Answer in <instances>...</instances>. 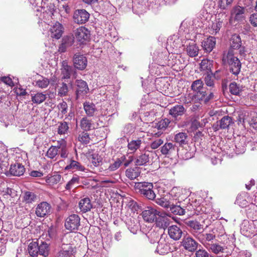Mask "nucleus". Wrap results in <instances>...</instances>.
<instances>
[{
  "instance_id": "1",
  "label": "nucleus",
  "mask_w": 257,
  "mask_h": 257,
  "mask_svg": "<svg viewBox=\"0 0 257 257\" xmlns=\"http://www.w3.org/2000/svg\"><path fill=\"white\" fill-rule=\"evenodd\" d=\"M222 60L224 64L228 65L229 70L233 74L237 75L239 73L241 64L239 59L234 55L233 50L229 49L227 53H224Z\"/></svg>"
},
{
  "instance_id": "2",
  "label": "nucleus",
  "mask_w": 257,
  "mask_h": 257,
  "mask_svg": "<svg viewBox=\"0 0 257 257\" xmlns=\"http://www.w3.org/2000/svg\"><path fill=\"white\" fill-rule=\"evenodd\" d=\"M134 189L137 193L140 194L142 196L149 200H153L156 197L152 183L136 182L135 183Z\"/></svg>"
},
{
  "instance_id": "3",
  "label": "nucleus",
  "mask_w": 257,
  "mask_h": 257,
  "mask_svg": "<svg viewBox=\"0 0 257 257\" xmlns=\"http://www.w3.org/2000/svg\"><path fill=\"white\" fill-rule=\"evenodd\" d=\"M80 226V218L77 214H71L65 220V227L66 229L71 232H75L78 230Z\"/></svg>"
},
{
  "instance_id": "4",
  "label": "nucleus",
  "mask_w": 257,
  "mask_h": 257,
  "mask_svg": "<svg viewBox=\"0 0 257 257\" xmlns=\"http://www.w3.org/2000/svg\"><path fill=\"white\" fill-rule=\"evenodd\" d=\"M245 9L244 7L235 6L231 11L230 17L234 21L242 22L245 18Z\"/></svg>"
},
{
  "instance_id": "5",
  "label": "nucleus",
  "mask_w": 257,
  "mask_h": 257,
  "mask_svg": "<svg viewBox=\"0 0 257 257\" xmlns=\"http://www.w3.org/2000/svg\"><path fill=\"white\" fill-rule=\"evenodd\" d=\"M90 15L84 9H78L74 11L73 19L74 22L78 24H83L89 20Z\"/></svg>"
},
{
  "instance_id": "6",
  "label": "nucleus",
  "mask_w": 257,
  "mask_h": 257,
  "mask_svg": "<svg viewBox=\"0 0 257 257\" xmlns=\"http://www.w3.org/2000/svg\"><path fill=\"white\" fill-rule=\"evenodd\" d=\"M73 62L75 68L83 70L87 66V60L83 54H81L80 52H77L73 56Z\"/></svg>"
},
{
  "instance_id": "7",
  "label": "nucleus",
  "mask_w": 257,
  "mask_h": 257,
  "mask_svg": "<svg viewBox=\"0 0 257 257\" xmlns=\"http://www.w3.org/2000/svg\"><path fill=\"white\" fill-rule=\"evenodd\" d=\"M181 244L186 250L190 252L196 250L199 245V243L194 238L187 235L183 237Z\"/></svg>"
},
{
  "instance_id": "8",
  "label": "nucleus",
  "mask_w": 257,
  "mask_h": 257,
  "mask_svg": "<svg viewBox=\"0 0 257 257\" xmlns=\"http://www.w3.org/2000/svg\"><path fill=\"white\" fill-rule=\"evenodd\" d=\"M51 210V205L47 202L43 201L37 205L35 213L37 216L44 217L50 214Z\"/></svg>"
},
{
  "instance_id": "9",
  "label": "nucleus",
  "mask_w": 257,
  "mask_h": 257,
  "mask_svg": "<svg viewBox=\"0 0 257 257\" xmlns=\"http://www.w3.org/2000/svg\"><path fill=\"white\" fill-rule=\"evenodd\" d=\"M159 213V211L151 207H147L146 209L142 212V216L145 221L148 222H153Z\"/></svg>"
},
{
  "instance_id": "10",
  "label": "nucleus",
  "mask_w": 257,
  "mask_h": 257,
  "mask_svg": "<svg viewBox=\"0 0 257 257\" xmlns=\"http://www.w3.org/2000/svg\"><path fill=\"white\" fill-rule=\"evenodd\" d=\"M90 35V31L84 27L77 29L75 32L76 40L82 44L89 39Z\"/></svg>"
},
{
  "instance_id": "11",
  "label": "nucleus",
  "mask_w": 257,
  "mask_h": 257,
  "mask_svg": "<svg viewBox=\"0 0 257 257\" xmlns=\"http://www.w3.org/2000/svg\"><path fill=\"white\" fill-rule=\"evenodd\" d=\"M160 151L163 155L169 157L177 152L178 148L172 143H166L161 147Z\"/></svg>"
},
{
  "instance_id": "12",
  "label": "nucleus",
  "mask_w": 257,
  "mask_h": 257,
  "mask_svg": "<svg viewBox=\"0 0 257 257\" xmlns=\"http://www.w3.org/2000/svg\"><path fill=\"white\" fill-rule=\"evenodd\" d=\"M76 85V98L78 99L87 93L89 88L87 83L82 80H76L75 82Z\"/></svg>"
},
{
  "instance_id": "13",
  "label": "nucleus",
  "mask_w": 257,
  "mask_h": 257,
  "mask_svg": "<svg viewBox=\"0 0 257 257\" xmlns=\"http://www.w3.org/2000/svg\"><path fill=\"white\" fill-rule=\"evenodd\" d=\"M186 224L191 228V233L196 237V235L200 234L203 231V225L199 222L195 220H189Z\"/></svg>"
},
{
  "instance_id": "14",
  "label": "nucleus",
  "mask_w": 257,
  "mask_h": 257,
  "mask_svg": "<svg viewBox=\"0 0 257 257\" xmlns=\"http://www.w3.org/2000/svg\"><path fill=\"white\" fill-rule=\"evenodd\" d=\"M196 238L206 247V245L211 243L210 242L215 238V235L213 233H204L202 231L200 234H196Z\"/></svg>"
},
{
  "instance_id": "15",
  "label": "nucleus",
  "mask_w": 257,
  "mask_h": 257,
  "mask_svg": "<svg viewBox=\"0 0 257 257\" xmlns=\"http://www.w3.org/2000/svg\"><path fill=\"white\" fill-rule=\"evenodd\" d=\"M168 232L171 238L174 240L180 239L182 235L183 231L177 225H171L168 227Z\"/></svg>"
},
{
  "instance_id": "16",
  "label": "nucleus",
  "mask_w": 257,
  "mask_h": 257,
  "mask_svg": "<svg viewBox=\"0 0 257 257\" xmlns=\"http://www.w3.org/2000/svg\"><path fill=\"white\" fill-rule=\"evenodd\" d=\"M49 35L53 39L58 40L60 39L62 35V26L59 23H56L50 29Z\"/></svg>"
},
{
  "instance_id": "17",
  "label": "nucleus",
  "mask_w": 257,
  "mask_h": 257,
  "mask_svg": "<svg viewBox=\"0 0 257 257\" xmlns=\"http://www.w3.org/2000/svg\"><path fill=\"white\" fill-rule=\"evenodd\" d=\"M185 111L186 109L183 105L177 104L170 109L169 113L173 118L177 120V117L182 116Z\"/></svg>"
},
{
  "instance_id": "18",
  "label": "nucleus",
  "mask_w": 257,
  "mask_h": 257,
  "mask_svg": "<svg viewBox=\"0 0 257 257\" xmlns=\"http://www.w3.org/2000/svg\"><path fill=\"white\" fill-rule=\"evenodd\" d=\"M25 172L24 166L20 163H15L11 165L9 173L12 176H21Z\"/></svg>"
},
{
  "instance_id": "19",
  "label": "nucleus",
  "mask_w": 257,
  "mask_h": 257,
  "mask_svg": "<svg viewBox=\"0 0 257 257\" xmlns=\"http://www.w3.org/2000/svg\"><path fill=\"white\" fill-rule=\"evenodd\" d=\"M216 45V39L215 37L210 36L202 42V47L204 51L207 53L211 52Z\"/></svg>"
},
{
  "instance_id": "20",
  "label": "nucleus",
  "mask_w": 257,
  "mask_h": 257,
  "mask_svg": "<svg viewBox=\"0 0 257 257\" xmlns=\"http://www.w3.org/2000/svg\"><path fill=\"white\" fill-rule=\"evenodd\" d=\"M83 108L85 113L89 117L94 116L98 111L95 105L90 102H84Z\"/></svg>"
},
{
  "instance_id": "21",
  "label": "nucleus",
  "mask_w": 257,
  "mask_h": 257,
  "mask_svg": "<svg viewBox=\"0 0 257 257\" xmlns=\"http://www.w3.org/2000/svg\"><path fill=\"white\" fill-rule=\"evenodd\" d=\"M72 251L71 244H63L62 245V249L56 253L55 257H70Z\"/></svg>"
},
{
  "instance_id": "22",
  "label": "nucleus",
  "mask_w": 257,
  "mask_h": 257,
  "mask_svg": "<svg viewBox=\"0 0 257 257\" xmlns=\"http://www.w3.org/2000/svg\"><path fill=\"white\" fill-rule=\"evenodd\" d=\"M79 207L83 213H86L91 210L92 205L91 200L88 197H85L81 199L79 202Z\"/></svg>"
},
{
  "instance_id": "23",
  "label": "nucleus",
  "mask_w": 257,
  "mask_h": 257,
  "mask_svg": "<svg viewBox=\"0 0 257 257\" xmlns=\"http://www.w3.org/2000/svg\"><path fill=\"white\" fill-rule=\"evenodd\" d=\"M65 170H76L79 171L85 172L86 168L82 165L79 162L73 160H70L69 164L65 167Z\"/></svg>"
},
{
  "instance_id": "24",
  "label": "nucleus",
  "mask_w": 257,
  "mask_h": 257,
  "mask_svg": "<svg viewBox=\"0 0 257 257\" xmlns=\"http://www.w3.org/2000/svg\"><path fill=\"white\" fill-rule=\"evenodd\" d=\"M155 221H156L157 226L161 228L165 229L170 224L169 219L167 217L162 216V213H159Z\"/></svg>"
},
{
  "instance_id": "25",
  "label": "nucleus",
  "mask_w": 257,
  "mask_h": 257,
  "mask_svg": "<svg viewBox=\"0 0 257 257\" xmlns=\"http://www.w3.org/2000/svg\"><path fill=\"white\" fill-rule=\"evenodd\" d=\"M60 70L62 79H69L70 77L72 68L68 65L67 62L63 61Z\"/></svg>"
},
{
  "instance_id": "26",
  "label": "nucleus",
  "mask_w": 257,
  "mask_h": 257,
  "mask_svg": "<svg viewBox=\"0 0 257 257\" xmlns=\"http://www.w3.org/2000/svg\"><path fill=\"white\" fill-rule=\"evenodd\" d=\"M206 248L209 251L216 254L224 252L225 249L224 246L221 245L219 243L217 242L213 243L212 242H211L210 244L206 245Z\"/></svg>"
},
{
  "instance_id": "27",
  "label": "nucleus",
  "mask_w": 257,
  "mask_h": 257,
  "mask_svg": "<svg viewBox=\"0 0 257 257\" xmlns=\"http://www.w3.org/2000/svg\"><path fill=\"white\" fill-rule=\"evenodd\" d=\"M74 43V38L72 36L64 37L62 41V44L59 47V51L61 52H64L66 48L72 46Z\"/></svg>"
},
{
  "instance_id": "28",
  "label": "nucleus",
  "mask_w": 257,
  "mask_h": 257,
  "mask_svg": "<svg viewBox=\"0 0 257 257\" xmlns=\"http://www.w3.org/2000/svg\"><path fill=\"white\" fill-rule=\"evenodd\" d=\"M38 199L37 194L33 192L26 191L24 193L23 200L27 204H31Z\"/></svg>"
},
{
  "instance_id": "29",
  "label": "nucleus",
  "mask_w": 257,
  "mask_h": 257,
  "mask_svg": "<svg viewBox=\"0 0 257 257\" xmlns=\"http://www.w3.org/2000/svg\"><path fill=\"white\" fill-rule=\"evenodd\" d=\"M170 195H166L164 197L158 198L156 200V203L163 207L169 208L172 205V202L170 201Z\"/></svg>"
},
{
  "instance_id": "30",
  "label": "nucleus",
  "mask_w": 257,
  "mask_h": 257,
  "mask_svg": "<svg viewBox=\"0 0 257 257\" xmlns=\"http://www.w3.org/2000/svg\"><path fill=\"white\" fill-rule=\"evenodd\" d=\"M203 83L201 79H198L193 82L191 85V88L194 91L196 92L197 96L198 98L202 94V92L203 91Z\"/></svg>"
},
{
  "instance_id": "31",
  "label": "nucleus",
  "mask_w": 257,
  "mask_h": 257,
  "mask_svg": "<svg viewBox=\"0 0 257 257\" xmlns=\"http://www.w3.org/2000/svg\"><path fill=\"white\" fill-rule=\"evenodd\" d=\"M50 247V244L45 241H41L39 243V254L44 257H48L49 255Z\"/></svg>"
},
{
  "instance_id": "32",
  "label": "nucleus",
  "mask_w": 257,
  "mask_h": 257,
  "mask_svg": "<svg viewBox=\"0 0 257 257\" xmlns=\"http://www.w3.org/2000/svg\"><path fill=\"white\" fill-rule=\"evenodd\" d=\"M149 161V155L145 152L136 157L135 164L136 166H143L146 165Z\"/></svg>"
},
{
  "instance_id": "33",
  "label": "nucleus",
  "mask_w": 257,
  "mask_h": 257,
  "mask_svg": "<svg viewBox=\"0 0 257 257\" xmlns=\"http://www.w3.org/2000/svg\"><path fill=\"white\" fill-rule=\"evenodd\" d=\"M80 126L85 132L94 128L92 120L88 119L86 117H84L81 119Z\"/></svg>"
},
{
  "instance_id": "34",
  "label": "nucleus",
  "mask_w": 257,
  "mask_h": 257,
  "mask_svg": "<svg viewBox=\"0 0 257 257\" xmlns=\"http://www.w3.org/2000/svg\"><path fill=\"white\" fill-rule=\"evenodd\" d=\"M174 139L176 143L182 146L187 143L188 135L186 133L180 132L175 136Z\"/></svg>"
},
{
  "instance_id": "35",
  "label": "nucleus",
  "mask_w": 257,
  "mask_h": 257,
  "mask_svg": "<svg viewBox=\"0 0 257 257\" xmlns=\"http://www.w3.org/2000/svg\"><path fill=\"white\" fill-rule=\"evenodd\" d=\"M218 123L220 124V128L221 130L227 129L229 126L234 123L232 117L227 115L223 116Z\"/></svg>"
},
{
  "instance_id": "36",
  "label": "nucleus",
  "mask_w": 257,
  "mask_h": 257,
  "mask_svg": "<svg viewBox=\"0 0 257 257\" xmlns=\"http://www.w3.org/2000/svg\"><path fill=\"white\" fill-rule=\"evenodd\" d=\"M39 242L38 241H32L28 247V252L32 257H36L39 254Z\"/></svg>"
},
{
  "instance_id": "37",
  "label": "nucleus",
  "mask_w": 257,
  "mask_h": 257,
  "mask_svg": "<svg viewBox=\"0 0 257 257\" xmlns=\"http://www.w3.org/2000/svg\"><path fill=\"white\" fill-rule=\"evenodd\" d=\"M241 46V40L237 34L232 35L230 39V47L231 50L239 49Z\"/></svg>"
},
{
  "instance_id": "38",
  "label": "nucleus",
  "mask_w": 257,
  "mask_h": 257,
  "mask_svg": "<svg viewBox=\"0 0 257 257\" xmlns=\"http://www.w3.org/2000/svg\"><path fill=\"white\" fill-rule=\"evenodd\" d=\"M139 168H128L125 171V175L131 180H134L140 175Z\"/></svg>"
},
{
  "instance_id": "39",
  "label": "nucleus",
  "mask_w": 257,
  "mask_h": 257,
  "mask_svg": "<svg viewBox=\"0 0 257 257\" xmlns=\"http://www.w3.org/2000/svg\"><path fill=\"white\" fill-rule=\"evenodd\" d=\"M186 50L187 54L191 57H195L198 54L199 49L194 42L187 45Z\"/></svg>"
},
{
  "instance_id": "40",
  "label": "nucleus",
  "mask_w": 257,
  "mask_h": 257,
  "mask_svg": "<svg viewBox=\"0 0 257 257\" xmlns=\"http://www.w3.org/2000/svg\"><path fill=\"white\" fill-rule=\"evenodd\" d=\"M211 67V62L208 59L202 60L200 64V70L205 71L207 74L212 72Z\"/></svg>"
},
{
  "instance_id": "41",
  "label": "nucleus",
  "mask_w": 257,
  "mask_h": 257,
  "mask_svg": "<svg viewBox=\"0 0 257 257\" xmlns=\"http://www.w3.org/2000/svg\"><path fill=\"white\" fill-rule=\"evenodd\" d=\"M142 143V141L140 139L136 140H132L128 142L127 144L128 149L132 153H134L140 148Z\"/></svg>"
},
{
  "instance_id": "42",
  "label": "nucleus",
  "mask_w": 257,
  "mask_h": 257,
  "mask_svg": "<svg viewBox=\"0 0 257 257\" xmlns=\"http://www.w3.org/2000/svg\"><path fill=\"white\" fill-rule=\"evenodd\" d=\"M58 95L60 97L67 96L69 91L68 84L64 82L60 83L58 86Z\"/></svg>"
},
{
  "instance_id": "43",
  "label": "nucleus",
  "mask_w": 257,
  "mask_h": 257,
  "mask_svg": "<svg viewBox=\"0 0 257 257\" xmlns=\"http://www.w3.org/2000/svg\"><path fill=\"white\" fill-rule=\"evenodd\" d=\"M230 92L233 95H239L242 91V88L236 82H231L229 86Z\"/></svg>"
},
{
  "instance_id": "44",
  "label": "nucleus",
  "mask_w": 257,
  "mask_h": 257,
  "mask_svg": "<svg viewBox=\"0 0 257 257\" xmlns=\"http://www.w3.org/2000/svg\"><path fill=\"white\" fill-rule=\"evenodd\" d=\"M222 21L219 19H215L211 26V33L214 35L216 34L222 27Z\"/></svg>"
},
{
  "instance_id": "45",
  "label": "nucleus",
  "mask_w": 257,
  "mask_h": 257,
  "mask_svg": "<svg viewBox=\"0 0 257 257\" xmlns=\"http://www.w3.org/2000/svg\"><path fill=\"white\" fill-rule=\"evenodd\" d=\"M60 149V146H52L47 151L46 156L50 159H54L58 154L59 149Z\"/></svg>"
},
{
  "instance_id": "46",
  "label": "nucleus",
  "mask_w": 257,
  "mask_h": 257,
  "mask_svg": "<svg viewBox=\"0 0 257 257\" xmlns=\"http://www.w3.org/2000/svg\"><path fill=\"white\" fill-rule=\"evenodd\" d=\"M50 83L49 79L40 76V78L36 81V85L41 88H46Z\"/></svg>"
},
{
  "instance_id": "47",
  "label": "nucleus",
  "mask_w": 257,
  "mask_h": 257,
  "mask_svg": "<svg viewBox=\"0 0 257 257\" xmlns=\"http://www.w3.org/2000/svg\"><path fill=\"white\" fill-rule=\"evenodd\" d=\"M170 122L168 118L161 119L157 123L154 124V128L162 131V130L165 129L168 126Z\"/></svg>"
},
{
  "instance_id": "48",
  "label": "nucleus",
  "mask_w": 257,
  "mask_h": 257,
  "mask_svg": "<svg viewBox=\"0 0 257 257\" xmlns=\"http://www.w3.org/2000/svg\"><path fill=\"white\" fill-rule=\"evenodd\" d=\"M189 150L186 149L183 150L182 154V159L185 160H188L194 157L195 152V149L190 148V147H188Z\"/></svg>"
},
{
  "instance_id": "49",
  "label": "nucleus",
  "mask_w": 257,
  "mask_h": 257,
  "mask_svg": "<svg viewBox=\"0 0 257 257\" xmlns=\"http://www.w3.org/2000/svg\"><path fill=\"white\" fill-rule=\"evenodd\" d=\"M125 159L124 156H122L120 158H118L112 164H110L108 168V170L110 171H113L117 170L122 163V162Z\"/></svg>"
},
{
  "instance_id": "50",
  "label": "nucleus",
  "mask_w": 257,
  "mask_h": 257,
  "mask_svg": "<svg viewBox=\"0 0 257 257\" xmlns=\"http://www.w3.org/2000/svg\"><path fill=\"white\" fill-rule=\"evenodd\" d=\"M46 96L43 93H37L32 96V101L37 104H40L44 101Z\"/></svg>"
},
{
  "instance_id": "51",
  "label": "nucleus",
  "mask_w": 257,
  "mask_h": 257,
  "mask_svg": "<svg viewBox=\"0 0 257 257\" xmlns=\"http://www.w3.org/2000/svg\"><path fill=\"white\" fill-rule=\"evenodd\" d=\"M171 211L174 214L182 215L185 213V209L180 207L179 205H174L172 203L171 206L170 207Z\"/></svg>"
},
{
  "instance_id": "52",
  "label": "nucleus",
  "mask_w": 257,
  "mask_h": 257,
  "mask_svg": "<svg viewBox=\"0 0 257 257\" xmlns=\"http://www.w3.org/2000/svg\"><path fill=\"white\" fill-rule=\"evenodd\" d=\"M69 126L66 121H62L59 123L58 128V133L60 135H64L68 133Z\"/></svg>"
},
{
  "instance_id": "53",
  "label": "nucleus",
  "mask_w": 257,
  "mask_h": 257,
  "mask_svg": "<svg viewBox=\"0 0 257 257\" xmlns=\"http://www.w3.org/2000/svg\"><path fill=\"white\" fill-rule=\"evenodd\" d=\"M78 140L81 143L86 145L90 142V138L87 133L83 132L79 135Z\"/></svg>"
},
{
  "instance_id": "54",
  "label": "nucleus",
  "mask_w": 257,
  "mask_h": 257,
  "mask_svg": "<svg viewBox=\"0 0 257 257\" xmlns=\"http://www.w3.org/2000/svg\"><path fill=\"white\" fill-rule=\"evenodd\" d=\"M158 245L156 250V251L161 254L167 253L168 251V245L167 244L160 241L158 242Z\"/></svg>"
},
{
  "instance_id": "55",
  "label": "nucleus",
  "mask_w": 257,
  "mask_h": 257,
  "mask_svg": "<svg viewBox=\"0 0 257 257\" xmlns=\"http://www.w3.org/2000/svg\"><path fill=\"white\" fill-rule=\"evenodd\" d=\"M79 177L78 176H73L72 179L67 183L65 189L70 190L75 184H79Z\"/></svg>"
},
{
  "instance_id": "56",
  "label": "nucleus",
  "mask_w": 257,
  "mask_h": 257,
  "mask_svg": "<svg viewBox=\"0 0 257 257\" xmlns=\"http://www.w3.org/2000/svg\"><path fill=\"white\" fill-rule=\"evenodd\" d=\"M202 94L199 97L198 99L200 100L204 101L205 103L212 99L214 97V94L212 92H210L208 95H207L205 91H202Z\"/></svg>"
},
{
  "instance_id": "57",
  "label": "nucleus",
  "mask_w": 257,
  "mask_h": 257,
  "mask_svg": "<svg viewBox=\"0 0 257 257\" xmlns=\"http://www.w3.org/2000/svg\"><path fill=\"white\" fill-rule=\"evenodd\" d=\"M195 255L196 257H216L212 255L207 250L203 248L196 250Z\"/></svg>"
},
{
  "instance_id": "58",
  "label": "nucleus",
  "mask_w": 257,
  "mask_h": 257,
  "mask_svg": "<svg viewBox=\"0 0 257 257\" xmlns=\"http://www.w3.org/2000/svg\"><path fill=\"white\" fill-rule=\"evenodd\" d=\"M91 162L95 167H97L101 163V158L97 154H93L91 155Z\"/></svg>"
},
{
  "instance_id": "59",
  "label": "nucleus",
  "mask_w": 257,
  "mask_h": 257,
  "mask_svg": "<svg viewBox=\"0 0 257 257\" xmlns=\"http://www.w3.org/2000/svg\"><path fill=\"white\" fill-rule=\"evenodd\" d=\"M57 107L62 115L66 114L67 113L68 105L66 102L63 100L58 104Z\"/></svg>"
},
{
  "instance_id": "60",
  "label": "nucleus",
  "mask_w": 257,
  "mask_h": 257,
  "mask_svg": "<svg viewBox=\"0 0 257 257\" xmlns=\"http://www.w3.org/2000/svg\"><path fill=\"white\" fill-rule=\"evenodd\" d=\"M204 81L206 85L210 87L214 86V80L213 79V73L207 74L206 76L204 77Z\"/></svg>"
},
{
  "instance_id": "61",
  "label": "nucleus",
  "mask_w": 257,
  "mask_h": 257,
  "mask_svg": "<svg viewBox=\"0 0 257 257\" xmlns=\"http://www.w3.org/2000/svg\"><path fill=\"white\" fill-rule=\"evenodd\" d=\"M164 143V140L162 139H157L153 141L151 144L150 147L152 149L155 150L158 148Z\"/></svg>"
},
{
  "instance_id": "62",
  "label": "nucleus",
  "mask_w": 257,
  "mask_h": 257,
  "mask_svg": "<svg viewBox=\"0 0 257 257\" xmlns=\"http://www.w3.org/2000/svg\"><path fill=\"white\" fill-rule=\"evenodd\" d=\"M243 121V122H247L253 128L257 127V117L256 116H252L250 119L244 117Z\"/></svg>"
},
{
  "instance_id": "63",
  "label": "nucleus",
  "mask_w": 257,
  "mask_h": 257,
  "mask_svg": "<svg viewBox=\"0 0 257 257\" xmlns=\"http://www.w3.org/2000/svg\"><path fill=\"white\" fill-rule=\"evenodd\" d=\"M178 42H179V37L177 35H173L169 37L167 41V44L171 45L173 43V46L177 47Z\"/></svg>"
},
{
  "instance_id": "64",
  "label": "nucleus",
  "mask_w": 257,
  "mask_h": 257,
  "mask_svg": "<svg viewBox=\"0 0 257 257\" xmlns=\"http://www.w3.org/2000/svg\"><path fill=\"white\" fill-rule=\"evenodd\" d=\"M61 179V176L60 174H56L52 176L49 178V183L53 184L58 183Z\"/></svg>"
}]
</instances>
